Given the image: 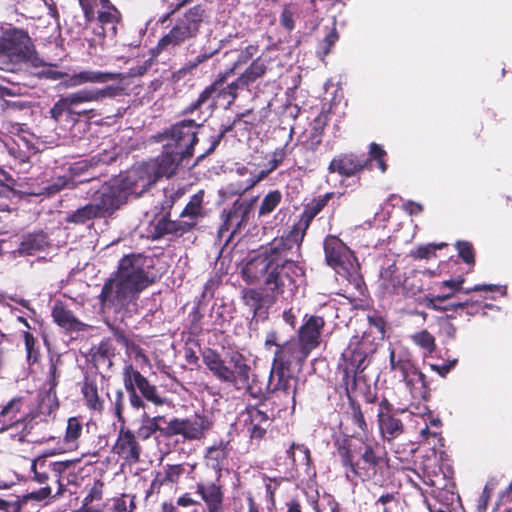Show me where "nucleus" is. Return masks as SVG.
I'll list each match as a JSON object with an SVG mask.
<instances>
[{
  "mask_svg": "<svg viewBox=\"0 0 512 512\" xmlns=\"http://www.w3.org/2000/svg\"><path fill=\"white\" fill-rule=\"evenodd\" d=\"M301 269L290 260H285L271 254L270 256L259 255L249 261L243 268V276L249 282L259 281L264 278L265 293L250 289L245 292V303L254 310V315L260 318L266 317L267 306L276 299L282 297L287 299L295 288L293 275H298Z\"/></svg>",
  "mask_w": 512,
  "mask_h": 512,
  "instance_id": "f257e3e1",
  "label": "nucleus"
},
{
  "mask_svg": "<svg viewBox=\"0 0 512 512\" xmlns=\"http://www.w3.org/2000/svg\"><path fill=\"white\" fill-rule=\"evenodd\" d=\"M151 281L144 270L143 259L140 256H126L119 264L114 278L109 279L103 286L100 298L103 308L135 311V300L139 293L149 286Z\"/></svg>",
  "mask_w": 512,
  "mask_h": 512,
  "instance_id": "f03ea898",
  "label": "nucleus"
},
{
  "mask_svg": "<svg viewBox=\"0 0 512 512\" xmlns=\"http://www.w3.org/2000/svg\"><path fill=\"white\" fill-rule=\"evenodd\" d=\"M195 129L193 120H184L173 125L167 133L165 153L156 160L134 166L131 170H137L142 178L149 177V187L159 177H171L180 162L192 156L194 144L197 142Z\"/></svg>",
  "mask_w": 512,
  "mask_h": 512,
  "instance_id": "7ed1b4c3",
  "label": "nucleus"
},
{
  "mask_svg": "<svg viewBox=\"0 0 512 512\" xmlns=\"http://www.w3.org/2000/svg\"><path fill=\"white\" fill-rule=\"evenodd\" d=\"M149 177L143 176L137 170L127 172L112 178L93 192L92 202L101 217L112 215L128 199L129 196H141L149 189Z\"/></svg>",
  "mask_w": 512,
  "mask_h": 512,
  "instance_id": "20e7f679",
  "label": "nucleus"
},
{
  "mask_svg": "<svg viewBox=\"0 0 512 512\" xmlns=\"http://www.w3.org/2000/svg\"><path fill=\"white\" fill-rule=\"evenodd\" d=\"M35 46L28 32L16 27L3 29L0 34V67L3 71L17 72L33 61Z\"/></svg>",
  "mask_w": 512,
  "mask_h": 512,
  "instance_id": "39448f33",
  "label": "nucleus"
},
{
  "mask_svg": "<svg viewBox=\"0 0 512 512\" xmlns=\"http://www.w3.org/2000/svg\"><path fill=\"white\" fill-rule=\"evenodd\" d=\"M342 462L363 479L371 478L376 474V467L381 461V447L371 436L356 437L355 442L338 448Z\"/></svg>",
  "mask_w": 512,
  "mask_h": 512,
  "instance_id": "423d86ee",
  "label": "nucleus"
},
{
  "mask_svg": "<svg viewBox=\"0 0 512 512\" xmlns=\"http://www.w3.org/2000/svg\"><path fill=\"white\" fill-rule=\"evenodd\" d=\"M383 337L384 330L381 326L370 327L361 336H353L342 353L345 373L356 374L362 372L367 367L368 357L377 350Z\"/></svg>",
  "mask_w": 512,
  "mask_h": 512,
  "instance_id": "0eeeda50",
  "label": "nucleus"
},
{
  "mask_svg": "<svg viewBox=\"0 0 512 512\" xmlns=\"http://www.w3.org/2000/svg\"><path fill=\"white\" fill-rule=\"evenodd\" d=\"M203 361L220 381L230 383L238 390L248 388L250 367L242 355L235 354L231 356L230 366H228L218 353L207 350L203 353Z\"/></svg>",
  "mask_w": 512,
  "mask_h": 512,
  "instance_id": "6e6552de",
  "label": "nucleus"
},
{
  "mask_svg": "<svg viewBox=\"0 0 512 512\" xmlns=\"http://www.w3.org/2000/svg\"><path fill=\"white\" fill-rule=\"evenodd\" d=\"M325 258L337 274L348 280L358 281L356 258L352 251L337 237L329 236L324 242Z\"/></svg>",
  "mask_w": 512,
  "mask_h": 512,
  "instance_id": "1a4fd4ad",
  "label": "nucleus"
},
{
  "mask_svg": "<svg viewBox=\"0 0 512 512\" xmlns=\"http://www.w3.org/2000/svg\"><path fill=\"white\" fill-rule=\"evenodd\" d=\"M203 13L204 10L200 6L191 8L185 14L184 19L177 23L170 32L159 41L158 46L161 49H165L170 45H178L190 37H193L199 29Z\"/></svg>",
  "mask_w": 512,
  "mask_h": 512,
  "instance_id": "9d476101",
  "label": "nucleus"
},
{
  "mask_svg": "<svg viewBox=\"0 0 512 512\" xmlns=\"http://www.w3.org/2000/svg\"><path fill=\"white\" fill-rule=\"evenodd\" d=\"M210 427L211 422L206 416L195 414L189 418L171 419L163 432L166 435H181L186 440H199Z\"/></svg>",
  "mask_w": 512,
  "mask_h": 512,
  "instance_id": "9b49d317",
  "label": "nucleus"
},
{
  "mask_svg": "<svg viewBox=\"0 0 512 512\" xmlns=\"http://www.w3.org/2000/svg\"><path fill=\"white\" fill-rule=\"evenodd\" d=\"M123 381L126 390L136 391L138 389L141 395L156 406L165 404L166 400L159 395L157 388L150 384L138 370L132 365H126L123 370Z\"/></svg>",
  "mask_w": 512,
  "mask_h": 512,
  "instance_id": "f8f14e48",
  "label": "nucleus"
},
{
  "mask_svg": "<svg viewBox=\"0 0 512 512\" xmlns=\"http://www.w3.org/2000/svg\"><path fill=\"white\" fill-rule=\"evenodd\" d=\"M123 381L126 390L136 391L138 389L141 395L156 406L165 404L166 400L159 395L157 388L150 384L138 370L132 365H126L123 370Z\"/></svg>",
  "mask_w": 512,
  "mask_h": 512,
  "instance_id": "ddd939ff",
  "label": "nucleus"
},
{
  "mask_svg": "<svg viewBox=\"0 0 512 512\" xmlns=\"http://www.w3.org/2000/svg\"><path fill=\"white\" fill-rule=\"evenodd\" d=\"M196 492L206 506V512H223V484L221 477L216 476L212 481H201L196 485Z\"/></svg>",
  "mask_w": 512,
  "mask_h": 512,
  "instance_id": "4468645a",
  "label": "nucleus"
},
{
  "mask_svg": "<svg viewBox=\"0 0 512 512\" xmlns=\"http://www.w3.org/2000/svg\"><path fill=\"white\" fill-rule=\"evenodd\" d=\"M464 278L458 277L454 279H449L442 281L439 283V291L441 292L439 295H437V299H450L452 298L457 292H463L465 294H469L471 292H477V291H490L495 292L498 291L502 296H505L507 293L506 286H499L494 284H479L475 285L470 288H463Z\"/></svg>",
  "mask_w": 512,
  "mask_h": 512,
  "instance_id": "2eb2a0df",
  "label": "nucleus"
},
{
  "mask_svg": "<svg viewBox=\"0 0 512 512\" xmlns=\"http://www.w3.org/2000/svg\"><path fill=\"white\" fill-rule=\"evenodd\" d=\"M309 354L310 350L303 346L298 338H294L276 349L274 364L283 367H288L293 363L302 364Z\"/></svg>",
  "mask_w": 512,
  "mask_h": 512,
  "instance_id": "dca6fc26",
  "label": "nucleus"
},
{
  "mask_svg": "<svg viewBox=\"0 0 512 512\" xmlns=\"http://www.w3.org/2000/svg\"><path fill=\"white\" fill-rule=\"evenodd\" d=\"M119 76L117 73L94 71V70H83L73 75H64L62 73H55V78L64 77L61 84L65 88H74L81 86L86 83H106L110 80H114Z\"/></svg>",
  "mask_w": 512,
  "mask_h": 512,
  "instance_id": "f3484780",
  "label": "nucleus"
},
{
  "mask_svg": "<svg viewBox=\"0 0 512 512\" xmlns=\"http://www.w3.org/2000/svg\"><path fill=\"white\" fill-rule=\"evenodd\" d=\"M113 452L128 463H136L139 461L141 447L134 433L122 427L113 446Z\"/></svg>",
  "mask_w": 512,
  "mask_h": 512,
  "instance_id": "a211bd4d",
  "label": "nucleus"
},
{
  "mask_svg": "<svg viewBox=\"0 0 512 512\" xmlns=\"http://www.w3.org/2000/svg\"><path fill=\"white\" fill-rule=\"evenodd\" d=\"M269 382L270 385H273L274 391L282 392L284 395L291 398L293 405L295 404L297 380L291 376L288 367L274 364Z\"/></svg>",
  "mask_w": 512,
  "mask_h": 512,
  "instance_id": "6ab92c4d",
  "label": "nucleus"
},
{
  "mask_svg": "<svg viewBox=\"0 0 512 512\" xmlns=\"http://www.w3.org/2000/svg\"><path fill=\"white\" fill-rule=\"evenodd\" d=\"M324 325L325 321L322 317L310 316L300 327L298 339L310 352L320 344Z\"/></svg>",
  "mask_w": 512,
  "mask_h": 512,
  "instance_id": "aec40b11",
  "label": "nucleus"
},
{
  "mask_svg": "<svg viewBox=\"0 0 512 512\" xmlns=\"http://www.w3.org/2000/svg\"><path fill=\"white\" fill-rule=\"evenodd\" d=\"M247 432L252 438L261 439L270 424L269 415L259 407H250L243 415Z\"/></svg>",
  "mask_w": 512,
  "mask_h": 512,
  "instance_id": "412c9836",
  "label": "nucleus"
},
{
  "mask_svg": "<svg viewBox=\"0 0 512 512\" xmlns=\"http://www.w3.org/2000/svg\"><path fill=\"white\" fill-rule=\"evenodd\" d=\"M121 89L118 86H106L102 89H82L68 94L66 97L74 108L75 106L100 101L104 98L115 97L120 93Z\"/></svg>",
  "mask_w": 512,
  "mask_h": 512,
  "instance_id": "4be33fe9",
  "label": "nucleus"
},
{
  "mask_svg": "<svg viewBox=\"0 0 512 512\" xmlns=\"http://www.w3.org/2000/svg\"><path fill=\"white\" fill-rule=\"evenodd\" d=\"M365 165L366 161L358 159L354 155H340L330 162L328 170L331 173L349 177L362 170Z\"/></svg>",
  "mask_w": 512,
  "mask_h": 512,
  "instance_id": "5701e85b",
  "label": "nucleus"
},
{
  "mask_svg": "<svg viewBox=\"0 0 512 512\" xmlns=\"http://www.w3.org/2000/svg\"><path fill=\"white\" fill-rule=\"evenodd\" d=\"M228 453L227 444L223 442L207 448L205 453L206 466L213 469L218 477H222V471L228 462Z\"/></svg>",
  "mask_w": 512,
  "mask_h": 512,
  "instance_id": "b1692460",
  "label": "nucleus"
},
{
  "mask_svg": "<svg viewBox=\"0 0 512 512\" xmlns=\"http://www.w3.org/2000/svg\"><path fill=\"white\" fill-rule=\"evenodd\" d=\"M22 407V399L14 398L0 409V423L3 424L4 429L13 427L25 418L26 412Z\"/></svg>",
  "mask_w": 512,
  "mask_h": 512,
  "instance_id": "393cba45",
  "label": "nucleus"
},
{
  "mask_svg": "<svg viewBox=\"0 0 512 512\" xmlns=\"http://www.w3.org/2000/svg\"><path fill=\"white\" fill-rule=\"evenodd\" d=\"M98 21L101 24L100 35L111 38L117 35V25L121 21V14L115 6H109L108 9L98 11Z\"/></svg>",
  "mask_w": 512,
  "mask_h": 512,
  "instance_id": "a878e982",
  "label": "nucleus"
},
{
  "mask_svg": "<svg viewBox=\"0 0 512 512\" xmlns=\"http://www.w3.org/2000/svg\"><path fill=\"white\" fill-rule=\"evenodd\" d=\"M52 317L61 328L70 331H80L84 324L80 322L74 314L64 307L61 303L54 305L52 309Z\"/></svg>",
  "mask_w": 512,
  "mask_h": 512,
  "instance_id": "bb28decb",
  "label": "nucleus"
},
{
  "mask_svg": "<svg viewBox=\"0 0 512 512\" xmlns=\"http://www.w3.org/2000/svg\"><path fill=\"white\" fill-rule=\"evenodd\" d=\"M269 60L263 57H258L252 64L246 69V71L237 79L236 82L232 83L230 88H239L254 82L257 78L264 75L267 69Z\"/></svg>",
  "mask_w": 512,
  "mask_h": 512,
  "instance_id": "cd10ccee",
  "label": "nucleus"
},
{
  "mask_svg": "<svg viewBox=\"0 0 512 512\" xmlns=\"http://www.w3.org/2000/svg\"><path fill=\"white\" fill-rule=\"evenodd\" d=\"M378 422L382 436L388 441L398 437L403 432L401 420L388 413L379 412Z\"/></svg>",
  "mask_w": 512,
  "mask_h": 512,
  "instance_id": "c85d7f7f",
  "label": "nucleus"
},
{
  "mask_svg": "<svg viewBox=\"0 0 512 512\" xmlns=\"http://www.w3.org/2000/svg\"><path fill=\"white\" fill-rule=\"evenodd\" d=\"M203 197L204 191H198L190 198V201L180 214L181 218L185 222H192L191 229L196 225L197 221L203 216Z\"/></svg>",
  "mask_w": 512,
  "mask_h": 512,
  "instance_id": "c756f323",
  "label": "nucleus"
},
{
  "mask_svg": "<svg viewBox=\"0 0 512 512\" xmlns=\"http://www.w3.org/2000/svg\"><path fill=\"white\" fill-rule=\"evenodd\" d=\"M82 431L83 424L79 418L71 417L68 419L65 435L63 438L65 450L73 451L78 448V440L82 435Z\"/></svg>",
  "mask_w": 512,
  "mask_h": 512,
  "instance_id": "7c9ffc66",
  "label": "nucleus"
},
{
  "mask_svg": "<svg viewBox=\"0 0 512 512\" xmlns=\"http://www.w3.org/2000/svg\"><path fill=\"white\" fill-rule=\"evenodd\" d=\"M389 363L392 371H399L402 374H407L412 369L413 364L411 363L408 353L403 348L389 349Z\"/></svg>",
  "mask_w": 512,
  "mask_h": 512,
  "instance_id": "2f4dec72",
  "label": "nucleus"
},
{
  "mask_svg": "<svg viewBox=\"0 0 512 512\" xmlns=\"http://www.w3.org/2000/svg\"><path fill=\"white\" fill-rule=\"evenodd\" d=\"M401 376L413 396H421L425 393V376L422 372L417 370L414 365L406 375L402 374Z\"/></svg>",
  "mask_w": 512,
  "mask_h": 512,
  "instance_id": "473e14b6",
  "label": "nucleus"
},
{
  "mask_svg": "<svg viewBox=\"0 0 512 512\" xmlns=\"http://www.w3.org/2000/svg\"><path fill=\"white\" fill-rule=\"evenodd\" d=\"M164 416L150 417L146 411L141 415V422L137 429V434L141 439H148L156 431L161 430L160 422L164 421Z\"/></svg>",
  "mask_w": 512,
  "mask_h": 512,
  "instance_id": "72a5a7b5",
  "label": "nucleus"
},
{
  "mask_svg": "<svg viewBox=\"0 0 512 512\" xmlns=\"http://www.w3.org/2000/svg\"><path fill=\"white\" fill-rule=\"evenodd\" d=\"M51 118L56 122H60L64 116L70 121L75 122L76 116H79L80 113H77L73 110L72 105L70 104L67 97L60 98L50 109Z\"/></svg>",
  "mask_w": 512,
  "mask_h": 512,
  "instance_id": "f704fd0d",
  "label": "nucleus"
},
{
  "mask_svg": "<svg viewBox=\"0 0 512 512\" xmlns=\"http://www.w3.org/2000/svg\"><path fill=\"white\" fill-rule=\"evenodd\" d=\"M247 213L248 208L243 204L234 205L227 214L224 228L227 231L231 230L232 234L235 233L245 221Z\"/></svg>",
  "mask_w": 512,
  "mask_h": 512,
  "instance_id": "c9c22d12",
  "label": "nucleus"
},
{
  "mask_svg": "<svg viewBox=\"0 0 512 512\" xmlns=\"http://www.w3.org/2000/svg\"><path fill=\"white\" fill-rule=\"evenodd\" d=\"M46 244L47 241L44 234L28 235L22 240L18 248V253L20 255H32L35 252L42 250Z\"/></svg>",
  "mask_w": 512,
  "mask_h": 512,
  "instance_id": "e433bc0d",
  "label": "nucleus"
},
{
  "mask_svg": "<svg viewBox=\"0 0 512 512\" xmlns=\"http://www.w3.org/2000/svg\"><path fill=\"white\" fill-rule=\"evenodd\" d=\"M96 217H101V215L97 210L95 204L91 201V203L83 207H80L79 209L72 213H69L66 217V221L75 224H83L86 221H89Z\"/></svg>",
  "mask_w": 512,
  "mask_h": 512,
  "instance_id": "4c0bfd02",
  "label": "nucleus"
},
{
  "mask_svg": "<svg viewBox=\"0 0 512 512\" xmlns=\"http://www.w3.org/2000/svg\"><path fill=\"white\" fill-rule=\"evenodd\" d=\"M429 481L430 485L433 487V495L436 499L442 501V495L446 493L449 494L445 497L447 503L454 500V485L451 481H447L440 476H435V478H431Z\"/></svg>",
  "mask_w": 512,
  "mask_h": 512,
  "instance_id": "58836bf2",
  "label": "nucleus"
},
{
  "mask_svg": "<svg viewBox=\"0 0 512 512\" xmlns=\"http://www.w3.org/2000/svg\"><path fill=\"white\" fill-rule=\"evenodd\" d=\"M192 222H185L181 217L177 221L162 219L158 222L159 232L165 234L182 235L191 229Z\"/></svg>",
  "mask_w": 512,
  "mask_h": 512,
  "instance_id": "ea45409f",
  "label": "nucleus"
},
{
  "mask_svg": "<svg viewBox=\"0 0 512 512\" xmlns=\"http://www.w3.org/2000/svg\"><path fill=\"white\" fill-rule=\"evenodd\" d=\"M31 471L33 479L39 484H44L49 479L50 467L48 461L44 457H38L32 461Z\"/></svg>",
  "mask_w": 512,
  "mask_h": 512,
  "instance_id": "a19ab883",
  "label": "nucleus"
},
{
  "mask_svg": "<svg viewBox=\"0 0 512 512\" xmlns=\"http://www.w3.org/2000/svg\"><path fill=\"white\" fill-rule=\"evenodd\" d=\"M82 393L86 401V405L96 411H100L103 403L98 396L97 387L92 383H85L82 388Z\"/></svg>",
  "mask_w": 512,
  "mask_h": 512,
  "instance_id": "79ce46f5",
  "label": "nucleus"
},
{
  "mask_svg": "<svg viewBox=\"0 0 512 512\" xmlns=\"http://www.w3.org/2000/svg\"><path fill=\"white\" fill-rule=\"evenodd\" d=\"M412 342L428 353L435 350V338L427 330H422L411 335Z\"/></svg>",
  "mask_w": 512,
  "mask_h": 512,
  "instance_id": "37998d69",
  "label": "nucleus"
},
{
  "mask_svg": "<svg viewBox=\"0 0 512 512\" xmlns=\"http://www.w3.org/2000/svg\"><path fill=\"white\" fill-rule=\"evenodd\" d=\"M87 180H88L87 178H84V179H80V180L76 181L71 178L68 179L65 176L58 177L57 179H55L53 181V183L51 185L44 188V193H46L48 195L55 194L63 188H73V187H75V185L77 183H82Z\"/></svg>",
  "mask_w": 512,
  "mask_h": 512,
  "instance_id": "c03bdc74",
  "label": "nucleus"
},
{
  "mask_svg": "<svg viewBox=\"0 0 512 512\" xmlns=\"http://www.w3.org/2000/svg\"><path fill=\"white\" fill-rule=\"evenodd\" d=\"M281 199L282 195L277 190L268 193L261 203L259 215L263 216L271 213L279 205Z\"/></svg>",
  "mask_w": 512,
  "mask_h": 512,
  "instance_id": "a18cd8bd",
  "label": "nucleus"
},
{
  "mask_svg": "<svg viewBox=\"0 0 512 512\" xmlns=\"http://www.w3.org/2000/svg\"><path fill=\"white\" fill-rule=\"evenodd\" d=\"M133 498L129 495H122L111 499L112 512H132L134 509Z\"/></svg>",
  "mask_w": 512,
  "mask_h": 512,
  "instance_id": "49530a36",
  "label": "nucleus"
},
{
  "mask_svg": "<svg viewBox=\"0 0 512 512\" xmlns=\"http://www.w3.org/2000/svg\"><path fill=\"white\" fill-rule=\"evenodd\" d=\"M296 451L299 452V460H301L305 465L310 464V452L307 447L304 445H295L292 444V446L287 450L288 457L292 460L293 463L297 461L296 458Z\"/></svg>",
  "mask_w": 512,
  "mask_h": 512,
  "instance_id": "de8ad7c7",
  "label": "nucleus"
},
{
  "mask_svg": "<svg viewBox=\"0 0 512 512\" xmlns=\"http://www.w3.org/2000/svg\"><path fill=\"white\" fill-rule=\"evenodd\" d=\"M369 155L371 159L377 161L378 168L382 173H385L387 170V164L384 161V157L386 155L385 150L376 143L370 144Z\"/></svg>",
  "mask_w": 512,
  "mask_h": 512,
  "instance_id": "09e8293b",
  "label": "nucleus"
},
{
  "mask_svg": "<svg viewBox=\"0 0 512 512\" xmlns=\"http://www.w3.org/2000/svg\"><path fill=\"white\" fill-rule=\"evenodd\" d=\"M377 504L382 505V512H402L400 504L393 494L382 495Z\"/></svg>",
  "mask_w": 512,
  "mask_h": 512,
  "instance_id": "8fccbe9b",
  "label": "nucleus"
},
{
  "mask_svg": "<svg viewBox=\"0 0 512 512\" xmlns=\"http://www.w3.org/2000/svg\"><path fill=\"white\" fill-rule=\"evenodd\" d=\"M218 83L215 82L211 86L207 87L198 97V99L192 103L188 109L187 112L192 113L193 111L200 108L203 104L207 102V100L212 96L214 92L217 90Z\"/></svg>",
  "mask_w": 512,
  "mask_h": 512,
  "instance_id": "3c124183",
  "label": "nucleus"
},
{
  "mask_svg": "<svg viewBox=\"0 0 512 512\" xmlns=\"http://www.w3.org/2000/svg\"><path fill=\"white\" fill-rule=\"evenodd\" d=\"M395 271L391 269H387L381 273V277L383 280V284L387 289L392 288L394 291L402 285V277L401 275H393Z\"/></svg>",
  "mask_w": 512,
  "mask_h": 512,
  "instance_id": "603ef678",
  "label": "nucleus"
},
{
  "mask_svg": "<svg viewBox=\"0 0 512 512\" xmlns=\"http://www.w3.org/2000/svg\"><path fill=\"white\" fill-rule=\"evenodd\" d=\"M456 248L458 250L459 256L463 259L467 264L474 263V253L472 245L466 241H459L456 244Z\"/></svg>",
  "mask_w": 512,
  "mask_h": 512,
  "instance_id": "864d4df0",
  "label": "nucleus"
},
{
  "mask_svg": "<svg viewBox=\"0 0 512 512\" xmlns=\"http://www.w3.org/2000/svg\"><path fill=\"white\" fill-rule=\"evenodd\" d=\"M186 472V468L182 464L167 465L165 467V480L171 483L178 481L179 477Z\"/></svg>",
  "mask_w": 512,
  "mask_h": 512,
  "instance_id": "5fc2aeb1",
  "label": "nucleus"
},
{
  "mask_svg": "<svg viewBox=\"0 0 512 512\" xmlns=\"http://www.w3.org/2000/svg\"><path fill=\"white\" fill-rule=\"evenodd\" d=\"M352 422L353 424L359 428V430L363 433H357L355 435V439L356 437H364L365 435H368L367 433V424H366V421L364 419V415L363 413L361 412V410L359 408H354L353 409V413H352Z\"/></svg>",
  "mask_w": 512,
  "mask_h": 512,
  "instance_id": "6e6d98bb",
  "label": "nucleus"
},
{
  "mask_svg": "<svg viewBox=\"0 0 512 512\" xmlns=\"http://www.w3.org/2000/svg\"><path fill=\"white\" fill-rule=\"evenodd\" d=\"M50 471L54 473V475L59 478L60 475L65 472L72 464L71 461H57V462H48ZM57 482L59 483V491L58 493L62 492L63 485L60 482V479H57Z\"/></svg>",
  "mask_w": 512,
  "mask_h": 512,
  "instance_id": "4d7b16f0",
  "label": "nucleus"
},
{
  "mask_svg": "<svg viewBox=\"0 0 512 512\" xmlns=\"http://www.w3.org/2000/svg\"><path fill=\"white\" fill-rule=\"evenodd\" d=\"M417 410H419L417 412V414L421 415V417L423 418V420L427 421V424H428V427L431 426V427H440L441 425V420L438 418V417H434L429 411H428V408L426 406H423L422 408L420 407H416ZM411 414H416V411H413V410H410Z\"/></svg>",
  "mask_w": 512,
  "mask_h": 512,
  "instance_id": "13d9d810",
  "label": "nucleus"
},
{
  "mask_svg": "<svg viewBox=\"0 0 512 512\" xmlns=\"http://www.w3.org/2000/svg\"><path fill=\"white\" fill-rule=\"evenodd\" d=\"M102 487L103 484L96 482L89 490L88 494L83 499V502L94 504V502L101 503L102 500Z\"/></svg>",
  "mask_w": 512,
  "mask_h": 512,
  "instance_id": "bf43d9fd",
  "label": "nucleus"
},
{
  "mask_svg": "<svg viewBox=\"0 0 512 512\" xmlns=\"http://www.w3.org/2000/svg\"><path fill=\"white\" fill-rule=\"evenodd\" d=\"M272 172V170L269 169H262V170H254L253 172H250V178L246 181V189L252 188L255 186L258 182L263 180L267 175Z\"/></svg>",
  "mask_w": 512,
  "mask_h": 512,
  "instance_id": "052dcab7",
  "label": "nucleus"
},
{
  "mask_svg": "<svg viewBox=\"0 0 512 512\" xmlns=\"http://www.w3.org/2000/svg\"><path fill=\"white\" fill-rule=\"evenodd\" d=\"M24 341H25V347H26L28 361H33V362L36 361L37 352L34 349L35 339H34L33 335L29 332H24Z\"/></svg>",
  "mask_w": 512,
  "mask_h": 512,
  "instance_id": "680f3d73",
  "label": "nucleus"
},
{
  "mask_svg": "<svg viewBox=\"0 0 512 512\" xmlns=\"http://www.w3.org/2000/svg\"><path fill=\"white\" fill-rule=\"evenodd\" d=\"M338 39V34L336 32V29L334 28L323 40V42L320 45V53L324 56L327 55L332 46L335 44V42Z\"/></svg>",
  "mask_w": 512,
  "mask_h": 512,
  "instance_id": "e2e57ef3",
  "label": "nucleus"
},
{
  "mask_svg": "<svg viewBox=\"0 0 512 512\" xmlns=\"http://www.w3.org/2000/svg\"><path fill=\"white\" fill-rule=\"evenodd\" d=\"M492 491H493V486L489 483L486 484L483 489V492L481 493V495L478 498V504H477L478 512H484L486 510Z\"/></svg>",
  "mask_w": 512,
  "mask_h": 512,
  "instance_id": "0e129e2a",
  "label": "nucleus"
},
{
  "mask_svg": "<svg viewBox=\"0 0 512 512\" xmlns=\"http://www.w3.org/2000/svg\"><path fill=\"white\" fill-rule=\"evenodd\" d=\"M281 24L288 30H292L294 28V14L293 12L285 8L280 16Z\"/></svg>",
  "mask_w": 512,
  "mask_h": 512,
  "instance_id": "69168bd1",
  "label": "nucleus"
},
{
  "mask_svg": "<svg viewBox=\"0 0 512 512\" xmlns=\"http://www.w3.org/2000/svg\"><path fill=\"white\" fill-rule=\"evenodd\" d=\"M258 51V47L255 45H249L245 48L244 51H242L239 55L237 64H243L246 63L248 60H250Z\"/></svg>",
  "mask_w": 512,
  "mask_h": 512,
  "instance_id": "338daca9",
  "label": "nucleus"
},
{
  "mask_svg": "<svg viewBox=\"0 0 512 512\" xmlns=\"http://www.w3.org/2000/svg\"><path fill=\"white\" fill-rule=\"evenodd\" d=\"M105 504L104 503H86L83 502L82 506L77 509L75 512H104Z\"/></svg>",
  "mask_w": 512,
  "mask_h": 512,
  "instance_id": "774afa93",
  "label": "nucleus"
}]
</instances>
